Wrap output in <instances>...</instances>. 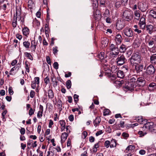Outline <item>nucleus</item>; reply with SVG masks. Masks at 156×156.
Wrapping results in <instances>:
<instances>
[{
	"label": "nucleus",
	"instance_id": "f257e3e1",
	"mask_svg": "<svg viewBox=\"0 0 156 156\" xmlns=\"http://www.w3.org/2000/svg\"><path fill=\"white\" fill-rule=\"evenodd\" d=\"M145 128L146 131H149L153 133H156V124L152 122H148L144 124L143 129Z\"/></svg>",
	"mask_w": 156,
	"mask_h": 156
},
{
	"label": "nucleus",
	"instance_id": "f03ea898",
	"mask_svg": "<svg viewBox=\"0 0 156 156\" xmlns=\"http://www.w3.org/2000/svg\"><path fill=\"white\" fill-rule=\"evenodd\" d=\"M155 71L154 67L152 65H149L147 67L145 72L143 74V77L148 80L150 76L154 74Z\"/></svg>",
	"mask_w": 156,
	"mask_h": 156
},
{
	"label": "nucleus",
	"instance_id": "7ed1b4c3",
	"mask_svg": "<svg viewBox=\"0 0 156 156\" xmlns=\"http://www.w3.org/2000/svg\"><path fill=\"white\" fill-rule=\"evenodd\" d=\"M129 60L132 66H134L135 64L140 63L141 61V56L136 53H133Z\"/></svg>",
	"mask_w": 156,
	"mask_h": 156
},
{
	"label": "nucleus",
	"instance_id": "20e7f679",
	"mask_svg": "<svg viewBox=\"0 0 156 156\" xmlns=\"http://www.w3.org/2000/svg\"><path fill=\"white\" fill-rule=\"evenodd\" d=\"M133 17V12L132 11L126 10L123 12V18L125 20L128 21L131 20Z\"/></svg>",
	"mask_w": 156,
	"mask_h": 156
},
{
	"label": "nucleus",
	"instance_id": "39448f33",
	"mask_svg": "<svg viewBox=\"0 0 156 156\" xmlns=\"http://www.w3.org/2000/svg\"><path fill=\"white\" fill-rule=\"evenodd\" d=\"M112 73H116L117 77L119 78H123L124 76L123 72L122 71L119 70L117 66H112Z\"/></svg>",
	"mask_w": 156,
	"mask_h": 156
},
{
	"label": "nucleus",
	"instance_id": "423d86ee",
	"mask_svg": "<svg viewBox=\"0 0 156 156\" xmlns=\"http://www.w3.org/2000/svg\"><path fill=\"white\" fill-rule=\"evenodd\" d=\"M137 7L141 12H144L147 9L148 5L147 2L143 1L138 3Z\"/></svg>",
	"mask_w": 156,
	"mask_h": 156
},
{
	"label": "nucleus",
	"instance_id": "0eeeda50",
	"mask_svg": "<svg viewBox=\"0 0 156 156\" xmlns=\"http://www.w3.org/2000/svg\"><path fill=\"white\" fill-rule=\"evenodd\" d=\"M147 36L149 37H147V36L146 37L145 42L146 44L148 43L149 46L153 45L156 44V36L152 37L148 35Z\"/></svg>",
	"mask_w": 156,
	"mask_h": 156
},
{
	"label": "nucleus",
	"instance_id": "6e6552de",
	"mask_svg": "<svg viewBox=\"0 0 156 156\" xmlns=\"http://www.w3.org/2000/svg\"><path fill=\"white\" fill-rule=\"evenodd\" d=\"M126 61V58L123 55H119L116 59V62L119 66L122 65L125 63Z\"/></svg>",
	"mask_w": 156,
	"mask_h": 156
},
{
	"label": "nucleus",
	"instance_id": "1a4fd4ad",
	"mask_svg": "<svg viewBox=\"0 0 156 156\" xmlns=\"http://www.w3.org/2000/svg\"><path fill=\"white\" fill-rule=\"evenodd\" d=\"M123 31L125 35L129 37H132L133 36V31L130 27H126L123 30Z\"/></svg>",
	"mask_w": 156,
	"mask_h": 156
},
{
	"label": "nucleus",
	"instance_id": "9d476101",
	"mask_svg": "<svg viewBox=\"0 0 156 156\" xmlns=\"http://www.w3.org/2000/svg\"><path fill=\"white\" fill-rule=\"evenodd\" d=\"M145 16L143 15L140 18L138 23V25L140 29H144L145 28L146 23L145 22Z\"/></svg>",
	"mask_w": 156,
	"mask_h": 156
},
{
	"label": "nucleus",
	"instance_id": "9b49d317",
	"mask_svg": "<svg viewBox=\"0 0 156 156\" xmlns=\"http://www.w3.org/2000/svg\"><path fill=\"white\" fill-rule=\"evenodd\" d=\"M134 71L137 73H140L142 72L144 69V65L143 64L137 63L134 65Z\"/></svg>",
	"mask_w": 156,
	"mask_h": 156
},
{
	"label": "nucleus",
	"instance_id": "f8f14e48",
	"mask_svg": "<svg viewBox=\"0 0 156 156\" xmlns=\"http://www.w3.org/2000/svg\"><path fill=\"white\" fill-rule=\"evenodd\" d=\"M125 85V88L130 90H133L136 86L135 83L129 82V81L126 82Z\"/></svg>",
	"mask_w": 156,
	"mask_h": 156
},
{
	"label": "nucleus",
	"instance_id": "ddd939ff",
	"mask_svg": "<svg viewBox=\"0 0 156 156\" xmlns=\"http://www.w3.org/2000/svg\"><path fill=\"white\" fill-rule=\"evenodd\" d=\"M136 82V84L139 87H143L145 83V80L143 77H140L137 78Z\"/></svg>",
	"mask_w": 156,
	"mask_h": 156
},
{
	"label": "nucleus",
	"instance_id": "4468645a",
	"mask_svg": "<svg viewBox=\"0 0 156 156\" xmlns=\"http://www.w3.org/2000/svg\"><path fill=\"white\" fill-rule=\"evenodd\" d=\"M93 16L94 17L96 20L97 21L99 20L101 18V16L100 13L99 11L96 10L93 12Z\"/></svg>",
	"mask_w": 156,
	"mask_h": 156
},
{
	"label": "nucleus",
	"instance_id": "2eb2a0df",
	"mask_svg": "<svg viewBox=\"0 0 156 156\" xmlns=\"http://www.w3.org/2000/svg\"><path fill=\"white\" fill-rule=\"evenodd\" d=\"M40 79L39 77H35L34 78V81L32 82L31 83V88L33 89H34L36 87V84L38 85L39 84Z\"/></svg>",
	"mask_w": 156,
	"mask_h": 156
},
{
	"label": "nucleus",
	"instance_id": "dca6fc26",
	"mask_svg": "<svg viewBox=\"0 0 156 156\" xmlns=\"http://www.w3.org/2000/svg\"><path fill=\"white\" fill-rule=\"evenodd\" d=\"M125 26V23L123 21H118L116 24V27L117 30H121Z\"/></svg>",
	"mask_w": 156,
	"mask_h": 156
},
{
	"label": "nucleus",
	"instance_id": "f3484780",
	"mask_svg": "<svg viewBox=\"0 0 156 156\" xmlns=\"http://www.w3.org/2000/svg\"><path fill=\"white\" fill-rule=\"evenodd\" d=\"M115 40L116 44H120L122 40L121 35L119 34H117L115 36Z\"/></svg>",
	"mask_w": 156,
	"mask_h": 156
},
{
	"label": "nucleus",
	"instance_id": "a211bd4d",
	"mask_svg": "<svg viewBox=\"0 0 156 156\" xmlns=\"http://www.w3.org/2000/svg\"><path fill=\"white\" fill-rule=\"evenodd\" d=\"M136 120L140 124H145L147 122V119H143L142 116H139L136 119Z\"/></svg>",
	"mask_w": 156,
	"mask_h": 156
},
{
	"label": "nucleus",
	"instance_id": "6ab92c4d",
	"mask_svg": "<svg viewBox=\"0 0 156 156\" xmlns=\"http://www.w3.org/2000/svg\"><path fill=\"white\" fill-rule=\"evenodd\" d=\"M146 30L149 34H151L154 31V27L151 25H147L146 27Z\"/></svg>",
	"mask_w": 156,
	"mask_h": 156
},
{
	"label": "nucleus",
	"instance_id": "aec40b11",
	"mask_svg": "<svg viewBox=\"0 0 156 156\" xmlns=\"http://www.w3.org/2000/svg\"><path fill=\"white\" fill-rule=\"evenodd\" d=\"M21 14L20 9H16V18H15L16 20H17V19H18V20L19 21L21 20Z\"/></svg>",
	"mask_w": 156,
	"mask_h": 156
},
{
	"label": "nucleus",
	"instance_id": "412c9836",
	"mask_svg": "<svg viewBox=\"0 0 156 156\" xmlns=\"http://www.w3.org/2000/svg\"><path fill=\"white\" fill-rule=\"evenodd\" d=\"M37 44V42H36L35 40L32 41L31 42L30 48L34 52L35 51Z\"/></svg>",
	"mask_w": 156,
	"mask_h": 156
},
{
	"label": "nucleus",
	"instance_id": "4be33fe9",
	"mask_svg": "<svg viewBox=\"0 0 156 156\" xmlns=\"http://www.w3.org/2000/svg\"><path fill=\"white\" fill-rule=\"evenodd\" d=\"M51 81L53 83V86L55 87L57 86V83L58 82L56 80V78L55 76L53 75L51 76Z\"/></svg>",
	"mask_w": 156,
	"mask_h": 156
},
{
	"label": "nucleus",
	"instance_id": "5701e85b",
	"mask_svg": "<svg viewBox=\"0 0 156 156\" xmlns=\"http://www.w3.org/2000/svg\"><path fill=\"white\" fill-rule=\"evenodd\" d=\"M68 136V134L67 133L64 132L62 133L61 138L62 144H63L64 143Z\"/></svg>",
	"mask_w": 156,
	"mask_h": 156
},
{
	"label": "nucleus",
	"instance_id": "b1692460",
	"mask_svg": "<svg viewBox=\"0 0 156 156\" xmlns=\"http://www.w3.org/2000/svg\"><path fill=\"white\" fill-rule=\"evenodd\" d=\"M143 129V127L142 128L143 130H140L138 131V134L139 135V137H143L147 134V132L146 131V129Z\"/></svg>",
	"mask_w": 156,
	"mask_h": 156
},
{
	"label": "nucleus",
	"instance_id": "393cba45",
	"mask_svg": "<svg viewBox=\"0 0 156 156\" xmlns=\"http://www.w3.org/2000/svg\"><path fill=\"white\" fill-rule=\"evenodd\" d=\"M39 109L40 111H39L37 114V117L38 118H40L42 116V114L43 112V107L41 105H40Z\"/></svg>",
	"mask_w": 156,
	"mask_h": 156
},
{
	"label": "nucleus",
	"instance_id": "a878e982",
	"mask_svg": "<svg viewBox=\"0 0 156 156\" xmlns=\"http://www.w3.org/2000/svg\"><path fill=\"white\" fill-rule=\"evenodd\" d=\"M134 19L137 20H139L140 16V11L137 10H135L134 12Z\"/></svg>",
	"mask_w": 156,
	"mask_h": 156
},
{
	"label": "nucleus",
	"instance_id": "bb28decb",
	"mask_svg": "<svg viewBox=\"0 0 156 156\" xmlns=\"http://www.w3.org/2000/svg\"><path fill=\"white\" fill-rule=\"evenodd\" d=\"M113 55H115L114 57L116 56L119 54L118 48L117 47L110 51Z\"/></svg>",
	"mask_w": 156,
	"mask_h": 156
},
{
	"label": "nucleus",
	"instance_id": "cd10ccee",
	"mask_svg": "<svg viewBox=\"0 0 156 156\" xmlns=\"http://www.w3.org/2000/svg\"><path fill=\"white\" fill-rule=\"evenodd\" d=\"M127 48V47L125 45L122 44L119 48V50L121 53H124L126 50Z\"/></svg>",
	"mask_w": 156,
	"mask_h": 156
},
{
	"label": "nucleus",
	"instance_id": "c85d7f7f",
	"mask_svg": "<svg viewBox=\"0 0 156 156\" xmlns=\"http://www.w3.org/2000/svg\"><path fill=\"white\" fill-rule=\"evenodd\" d=\"M150 60L151 63L156 64V54H154L151 56Z\"/></svg>",
	"mask_w": 156,
	"mask_h": 156
},
{
	"label": "nucleus",
	"instance_id": "c756f323",
	"mask_svg": "<svg viewBox=\"0 0 156 156\" xmlns=\"http://www.w3.org/2000/svg\"><path fill=\"white\" fill-rule=\"evenodd\" d=\"M110 143H111L110 145V147L111 148L115 147H116L117 142L116 140L112 139L110 141Z\"/></svg>",
	"mask_w": 156,
	"mask_h": 156
},
{
	"label": "nucleus",
	"instance_id": "7c9ffc66",
	"mask_svg": "<svg viewBox=\"0 0 156 156\" xmlns=\"http://www.w3.org/2000/svg\"><path fill=\"white\" fill-rule=\"evenodd\" d=\"M101 121V119L99 117H97L96 118L93 123L94 125L96 126Z\"/></svg>",
	"mask_w": 156,
	"mask_h": 156
},
{
	"label": "nucleus",
	"instance_id": "2f4dec72",
	"mask_svg": "<svg viewBox=\"0 0 156 156\" xmlns=\"http://www.w3.org/2000/svg\"><path fill=\"white\" fill-rule=\"evenodd\" d=\"M23 34L25 36H27L29 34V30L27 27H24L22 30Z\"/></svg>",
	"mask_w": 156,
	"mask_h": 156
},
{
	"label": "nucleus",
	"instance_id": "473e14b6",
	"mask_svg": "<svg viewBox=\"0 0 156 156\" xmlns=\"http://www.w3.org/2000/svg\"><path fill=\"white\" fill-rule=\"evenodd\" d=\"M48 98L51 99H52L53 98L54 96V94L52 90L49 89L48 91Z\"/></svg>",
	"mask_w": 156,
	"mask_h": 156
},
{
	"label": "nucleus",
	"instance_id": "72a5a7b5",
	"mask_svg": "<svg viewBox=\"0 0 156 156\" xmlns=\"http://www.w3.org/2000/svg\"><path fill=\"white\" fill-rule=\"evenodd\" d=\"M101 43L103 47H106L108 44V41L107 39L104 38L101 41Z\"/></svg>",
	"mask_w": 156,
	"mask_h": 156
},
{
	"label": "nucleus",
	"instance_id": "f704fd0d",
	"mask_svg": "<svg viewBox=\"0 0 156 156\" xmlns=\"http://www.w3.org/2000/svg\"><path fill=\"white\" fill-rule=\"evenodd\" d=\"M111 71H112V70L111 71L109 69L106 68L105 69V75L108 77H110L111 75Z\"/></svg>",
	"mask_w": 156,
	"mask_h": 156
},
{
	"label": "nucleus",
	"instance_id": "c9c22d12",
	"mask_svg": "<svg viewBox=\"0 0 156 156\" xmlns=\"http://www.w3.org/2000/svg\"><path fill=\"white\" fill-rule=\"evenodd\" d=\"M28 6L30 9H33L34 6V2L31 0H29L28 2Z\"/></svg>",
	"mask_w": 156,
	"mask_h": 156
},
{
	"label": "nucleus",
	"instance_id": "e433bc0d",
	"mask_svg": "<svg viewBox=\"0 0 156 156\" xmlns=\"http://www.w3.org/2000/svg\"><path fill=\"white\" fill-rule=\"evenodd\" d=\"M150 16L156 19V12L154 10H151L149 12Z\"/></svg>",
	"mask_w": 156,
	"mask_h": 156
},
{
	"label": "nucleus",
	"instance_id": "4c0bfd02",
	"mask_svg": "<svg viewBox=\"0 0 156 156\" xmlns=\"http://www.w3.org/2000/svg\"><path fill=\"white\" fill-rule=\"evenodd\" d=\"M104 53L101 52L99 54H97L96 56L100 59L102 60L104 58Z\"/></svg>",
	"mask_w": 156,
	"mask_h": 156
},
{
	"label": "nucleus",
	"instance_id": "58836bf2",
	"mask_svg": "<svg viewBox=\"0 0 156 156\" xmlns=\"http://www.w3.org/2000/svg\"><path fill=\"white\" fill-rule=\"evenodd\" d=\"M23 46L27 49H28L30 45V43L28 41H24L23 43Z\"/></svg>",
	"mask_w": 156,
	"mask_h": 156
},
{
	"label": "nucleus",
	"instance_id": "ea45409f",
	"mask_svg": "<svg viewBox=\"0 0 156 156\" xmlns=\"http://www.w3.org/2000/svg\"><path fill=\"white\" fill-rule=\"evenodd\" d=\"M24 54L25 56L29 59H30L31 60H33V57L30 53L26 52Z\"/></svg>",
	"mask_w": 156,
	"mask_h": 156
},
{
	"label": "nucleus",
	"instance_id": "a19ab883",
	"mask_svg": "<svg viewBox=\"0 0 156 156\" xmlns=\"http://www.w3.org/2000/svg\"><path fill=\"white\" fill-rule=\"evenodd\" d=\"M58 105L60 111H61L62 110V102L60 100H59L58 101Z\"/></svg>",
	"mask_w": 156,
	"mask_h": 156
},
{
	"label": "nucleus",
	"instance_id": "79ce46f5",
	"mask_svg": "<svg viewBox=\"0 0 156 156\" xmlns=\"http://www.w3.org/2000/svg\"><path fill=\"white\" fill-rule=\"evenodd\" d=\"M149 51L151 53H154L156 52V47L155 46H153L151 48H148Z\"/></svg>",
	"mask_w": 156,
	"mask_h": 156
},
{
	"label": "nucleus",
	"instance_id": "37998d69",
	"mask_svg": "<svg viewBox=\"0 0 156 156\" xmlns=\"http://www.w3.org/2000/svg\"><path fill=\"white\" fill-rule=\"evenodd\" d=\"M66 85V87L68 89L71 88V82L70 80H68L67 81Z\"/></svg>",
	"mask_w": 156,
	"mask_h": 156
},
{
	"label": "nucleus",
	"instance_id": "c03bdc74",
	"mask_svg": "<svg viewBox=\"0 0 156 156\" xmlns=\"http://www.w3.org/2000/svg\"><path fill=\"white\" fill-rule=\"evenodd\" d=\"M59 123L61 126L63 128V129L64 130L65 129V126L66 125V122L64 120H61L59 121Z\"/></svg>",
	"mask_w": 156,
	"mask_h": 156
},
{
	"label": "nucleus",
	"instance_id": "a18cd8bd",
	"mask_svg": "<svg viewBox=\"0 0 156 156\" xmlns=\"http://www.w3.org/2000/svg\"><path fill=\"white\" fill-rule=\"evenodd\" d=\"M122 3L121 2L119 1H116L115 2V5L116 8H119L121 5Z\"/></svg>",
	"mask_w": 156,
	"mask_h": 156
},
{
	"label": "nucleus",
	"instance_id": "49530a36",
	"mask_svg": "<svg viewBox=\"0 0 156 156\" xmlns=\"http://www.w3.org/2000/svg\"><path fill=\"white\" fill-rule=\"evenodd\" d=\"M135 148V147L134 145H130L126 149V150L129 151L134 150Z\"/></svg>",
	"mask_w": 156,
	"mask_h": 156
},
{
	"label": "nucleus",
	"instance_id": "de8ad7c7",
	"mask_svg": "<svg viewBox=\"0 0 156 156\" xmlns=\"http://www.w3.org/2000/svg\"><path fill=\"white\" fill-rule=\"evenodd\" d=\"M110 141L109 140H106L105 141L104 145L107 148H108L110 145Z\"/></svg>",
	"mask_w": 156,
	"mask_h": 156
},
{
	"label": "nucleus",
	"instance_id": "09e8293b",
	"mask_svg": "<svg viewBox=\"0 0 156 156\" xmlns=\"http://www.w3.org/2000/svg\"><path fill=\"white\" fill-rule=\"evenodd\" d=\"M79 96L76 94H74L73 96V98L75 103L76 104L79 101Z\"/></svg>",
	"mask_w": 156,
	"mask_h": 156
},
{
	"label": "nucleus",
	"instance_id": "8fccbe9b",
	"mask_svg": "<svg viewBox=\"0 0 156 156\" xmlns=\"http://www.w3.org/2000/svg\"><path fill=\"white\" fill-rule=\"evenodd\" d=\"M122 136L123 138L125 139H127L129 136V135L128 133L126 132H123L122 134Z\"/></svg>",
	"mask_w": 156,
	"mask_h": 156
},
{
	"label": "nucleus",
	"instance_id": "3c124183",
	"mask_svg": "<svg viewBox=\"0 0 156 156\" xmlns=\"http://www.w3.org/2000/svg\"><path fill=\"white\" fill-rule=\"evenodd\" d=\"M105 1L106 0H100V5L101 6H105Z\"/></svg>",
	"mask_w": 156,
	"mask_h": 156
},
{
	"label": "nucleus",
	"instance_id": "603ef678",
	"mask_svg": "<svg viewBox=\"0 0 156 156\" xmlns=\"http://www.w3.org/2000/svg\"><path fill=\"white\" fill-rule=\"evenodd\" d=\"M7 111L6 110H5L3 111V112L2 113V120L3 121H5V116L6 115V114L7 113Z\"/></svg>",
	"mask_w": 156,
	"mask_h": 156
},
{
	"label": "nucleus",
	"instance_id": "864d4df0",
	"mask_svg": "<svg viewBox=\"0 0 156 156\" xmlns=\"http://www.w3.org/2000/svg\"><path fill=\"white\" fill-rule=\"evenodd\" d=\"M147 52V48L146 47H143L141 48V52L142 54H146Z\"/></svg>",
	"mask_w": 156,
	"mask_h": 156
},
{
	"label": "nucleus",
	"instance_id": "5fc2aeb1",
	"mask_svg": "<svg viewBox=\"0 0 156 156\" xmlns=\"http://www.w3.org/2000/svg\"><path fill=\"white\" fill-rule=\"evenodd\" d=\"M35 109L34 110L33 108H30V109L29 110V115L30 116L32 115L34 113V111H35Z\"/></svg>",
	"mask_w": 156,
	"mask_h": 156
},
{
	"label": "nucleus",
	"instance_id": "6e6d98bb",
	"mask_svg": "<svg viewBox=\"0 0 156 156\" xmlns=\"http://www.w3.org/2000/svg\"><path fill=\"white\" fill-rule=\"evenodd\" d=\"M58 48L57 46H55L53 48V52L54 55H55L58 51Z\"/></svg>",
	"mask_w": 156,
	"mask_h": 156
},
{
	"label": "nucleus",
	"instance_id": "4d7b16f0",
	"mask_svg": "<svg viewBox=\"0 0 156 156\" xmlns=\"http://www.w3.org/2000/svg\"><path fill=\"white\" fill-rule=\"evenodd\" d=\"M33 140H29L27 142V148L28 149H30V147H31V145L32 143H33Z\"/></svg>",
	"mask_w": 156,
	"mask_h": 156
},
{
	"label": "nucleus",
	"instance_id": "13d9d810",
	"mask_svg": "<svg viewBox=\"0 0 156 156\" xmlns=\"http://www.w3.org/2000/svg\"><path fill=\"white\" fill-rule=\"evenodd\" d=\"M110 111L108 109H106L104 110L103 115L104 116L108 115L109 114Z\"/></svg>",
	"mask_w": 156,
	"mask_h": 156
},
{
	"label": "nucleus",
	"instance_id": "bf43d9fd",
	"mask_svg": "<svg viewBox=\"0 0 156 156\" xmlns=\"http://www.w3.org/2000/svg\"><path fill=\"white\" fill-rule=\"evenodd\" d=\"M9 93L11 95H12L13 93L14 92L12 90V88L11 87H10L9 88Z\"/></svg>",
	"mask_w": 156,
	"mask_h": 156
},
{
	"label": "nucleus",
	"instance_id": "052dcab7",
	"mask_svg": "<svg viewBox=\"0 0 156 156\" xmlns=\"http://www.w3.org/2000/svg\"><path fill=\"white\" fill-rule=\"evenodd\" d=\"M46 61L48 64L50 65L51 64V61L49 56H48L46 57Z\"/></svg>",
	"mask_w": 156,
	"mask_h": 156
},
{
	"label": "nucleus",
	"instance_id": "680f3d73",
	"mask_svg": "<svg viewBox=\"0 0 156 156\" xmlns=\"http://www.w3.org/2000/svg\"><path fill=\"white\" fill-rule=\"evenodd\" d=\"M136 78L134 76H132L130 78L129 81V82H134L135 83Z\"/></svg>",
	"mask_w": 156,
	"mask_h": 156
},
{
	"label": "nucleus",
	"instance_id": "e2e57ef3",
	"mask_svg": "<svg viewBox=\"0 0 156 156\" xmlns=\"http://www.w3.org/2000/svg\"><path fill=\"white\" fill-rule=\"evenodd\" d=\"M114 82L116 84H118L119 86H121L122 83H124V81L122 80L121 81H115Z\"/></svg>",
	"mask_w": 156,
	"mask_h": 156
},
{
	"label": "nucleus",
	"instance_id": "0e129e2a",
	"mask_svg": "<svg viewBox=\"0 0 156 156\" xmlns=\"http://www.w3.org/2000/svg\"><path fill=\"white\" fill-rule=\"evenodd\" d=\"M35 95V92L34 91L31 90L30 93V96L31 98H33Z\"/></svg>",
	"mask_w": 156,
	"mask_h": 156
},
{
	"label": "nucleus",
	"instance_id": "69168bd1",
	"mask_svg": "<svg viewBox=\"0 0 156 156\" xmlns=\"http://www.w3.org/2000/svg\"><path fill=\"white\" fill-rule=\"evenodd\" d=\"M17 20H16L14 18L12 23V25L13 27L15 28L16 27L17 24Z\"/></svg>",
	"mask_w": 156,
	"mask_h": 156
},
{
	"label": "nucleus",
	"instance_id": "338daca9",
	"mask_svg": "<svg viewBox=\"0 0 156 156\" xmlns=\"http://www.w3.org/2000/svg\"><path fill=\"white\" fill-rule=\"evenodd\" d=\"M149 87H152L153 89H155L156 88V84L154 83H151L149 85Z\"/></svg>",
	"mask_w": 156,
	"mask_h": 156
},
{
	"label": "nucleus",
	"instance_id": "774afa93",
	"mask_svg": "<svg viewBox=\"0 0 156 156\" xmlns=\"http://www.w3.org/2000/svg\"><path fill=\"white\" fill-rule=\"evenodd\" d=\"M53 66L55 69H57L58 68V64L57 62H55L53 64Z\"/></svg>",
	"mask_w": 156,
	"mask_h": 156
}]
</instances>
